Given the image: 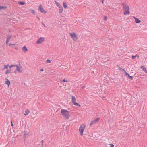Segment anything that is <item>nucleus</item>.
<instances>
[{
  "instance_id": "1",
  "label": "nucleus",
  "mask_w": 147,
  "mask_h": 147,
  "mask_svg": "<svg viewBox=\"0 0 147 147\" xmlns=\"http://www.w3.org/2000/svg\"><path fill=\"white\" fill-rule=\"evenodd\" d=\"M69 112V111L66 110L62 109L61 110L62 115L66 119H68L69 118L70 115Z\"/></svg>"
},
{
  "instance_id": "2",
  "label": "nucleus",
  "mask_w": 147,
  "mask_h": 147,
  "mask_svg": "<svg viewBox=\"0 0 147 147\" xmlns=\"http://www.w3.org/2000/svg\"><path fill=\"white\" fill-rule=\"evenodd\" d=\"M124 10L125 11H124V15L129 14L130 13L129 7L128 5H125L123 6V7Z\"/></svg>"
},
{
  "instance_id": "3",
  "label": "nucleus",
  "mask_w": 147,
  "mask_h": 147,
  "mask_svg": "<svg viewBox=\"0 0 147 147\" xmlns=\"http://www.w3.org/2000/svg\"><path fill=\"white\" fill-rule=\"evenodd\" d=\"M85 126L86 125H82L80 126L79 128V130L80 133V135L82 136L83 135L85 127Z\"/></svg>"
},
{
  "instance_id": "4",
  "label": "nucleus",
  "mask_w": 147,
  "mask_h": 147,
  "mask_svg": "<svg viewBox=\"0 0 147 147\" xmlns=\"http://www.w3.org/2000/svg\"><path fill=\"white\" fill-rule=\"evenodd\" d=\"M100 119L99 118H96L95 119L93 120L91 122L90 126L92 125L93 124H96L98 123V121Z\"/></svg>"
},
{
  "instance_id": "5",
  "label": "nucleus",
  "mask_w": 147,
  "mask_h": 147,
  "mask_svg": "<svg viewBox=\"0 0 147 147\" xmlns=\"http://www.w3.org/2000/svg\"><path fill=\"white\" fill-rule=\"evenodd\" d=\"M71 38H73V40L74 41L76 40L78 38H77V35L74 33H70L69 34Z\"/></svg>"
},
{
  "instance_id": "6",
  "label": "nucleus",
  "mask_w": 147,
  "mask_h": 147,
  "mask_svg": "<svg viewBox=\"0 0 147 147\" xmlns=\"http://www.w3.org/2000/svg\"><path fill=\"white\" fill-rule=\"evenodd\" d=\"M38 10L40 11V12L42 13L45 14L47 13V11L44 9L41 4H40L39 5L38 8Z\"/></svg>"
},
{
  "instance_id": "7",
  "label": "nucleus",
  "mask_w": 147,
  "mask_h": 147,
  "mask_svg": "<svg viewBox=\"0 0 147 147\" xmlns=\"http://www.w3.org/2000/svg\"><path fill=\"white\" fill-rule=\"evenodd\" d=\"M19 65L20 66H18V65H15V67H16V71H17L19 73H21L22 71L20 69L22 68V66L20 65V63H19Z\"/></svg>"
},
{
  "instance_id": "8",
  "label": "nucleus",
  "mask_w": 147,
  "mask_h": 147,
  "mask_svg": "<svg viewBox=\"0 0 147 147\" xmlns=\"http://www.w3.org/2000/svg\"><path fill=\"white\" fill-rule=\"evenodd\" d=\"M44 39L45 38L44 37H40L37 40L36 43L38 44H41L44 41Z\"/></svg>"
},
{
  "instance_id": "9",
  "label": "nucleus",
  "mask_w": 147,
  "mask_h": 147,
  "mask_svg": "<svg viewBox=\"0 0 147 147\" xmlns=\"http://www.w3.org/2000/svg\"><path fill=\"white\" fill-rule=\"evenodd\" d=\"M134 18L135 19V22L136 23H139L141 22V21L138 18H137L135 17H134Z\"/></svg>"
},
{
  "instance_id": "10",
  "label": "nucleus",
  "mask_w": 147,
  "mask_h": 147,
  "mask_svg": "<svg viewBox=\"0 0 147 147\" xmlns=\"http://www.w3.org/2000/svg\"><path fill=\"white\" fill-rule=\"evenodd\" d=\"M24 134L23 139L24 140H25L26 138L27 137V136L28 135V134L25 131H24Z\"/></svg>"
},
{
  "instance_id": "11",
  "label": "nucleus",
  "mask_w": 147,
  "mask_h": 147,
  "mask_svg": "<svg viewBox=\"0 0 147 147\" xmlns=\"http://www.w3.org/2000/svg\"><path fill=\"white\" fill-rule=\"evenodd\" d=\"M22 50L25 53H26L28 51V49L25 46L23 47Z\"/></svg>"
},
{
  "instance_id": "12",
  "label": "nucleus",
  "mask_w": 147,
  "mask_h": 147,
  "mask_svg": "<svg viewBox=\"0 0 147 147\" xmlns=\"http://www.w3.org/2000/svg\"><path fill=\"white\" fill-rule=\"evenodd\" d=\"M5 79L6 80V81H5V84L7 85L8 86H9V85L10 84V82L8 80V79L6 78Z\"/></svg>"
},
{
  "instance_id": "13",
  "label": "nucleus",
  "mask_w": 147,
  "mask_h": 147,
  "mask_svg": "<svg viewBox=\"0 0 147 147\" xmlns=\"http://www.w3.org/2000/svg\"><path fill=\"white\" fill-rule=\"evenodd\" d=\"M76 100L75 96H72V103L73 104V103H75L76 102Z\"/></svg>"
},
{
  "instance_id": "14",
  "label": "nucleus",
  "mask_w": 147,
  "mask_h": 147,
  "mask_svg": "<svg viewBox=\"0 0 147 147\" xmlns=\"http://www.w3.org/2000/svg\"><path fill=\"white\" fill-rule=\"evenodd\" d=\"M11 45H12V46H13V47H12L14 48L15 49H16V50H18V47H16V44H9V46H10Z\"/></svg>"
},
{
  "instance_id": "15",
  "label": "nucleus",
  "mask_w": 147,
  "mask_h": 147,
  "mask_svg": "<svg viewBox=\"0 0 147 147\" xmlns=\"http://www.w3.org/2000/svg\"><path fill=\"white\" fill-rule=\"evenodd\" d=\"M7 8L6 6H1L0 5V11L1 10H4Z\"/></svg>"
},
{
  "instance_id": "16",
  "label": "nucleus",
  "mask_w": 147,
  "mask_h": 147,
  "mask_svg": "<svg viewBox=\"0 0 147 147\" xmlns=\"http://www.w3.org/2000/svg\"><path fill=\"white\" fill-rule=\"evenodd\" d=\"M54 2L56 4L57 6H58L59 7V8L62 6L59 3L57 2L56 0H55Z\"/></svg>"
},
{
  "instance_id": "17",
  "label": "nucleus",
  "mask_w": 147,
  "mask_h": 147,
  "mask_svg": "<svg viewBox=\"0 0 147 147\" xmlns=\"http://www.w3.org/2000/svg\"><path fill=\"white\" fill-rule=\"evenodd\" d=\"M141 68L143 69V70L144 71V72L147 73V71L146 70V69L144 66H142L141 67Z\"/></svg>"
},
{
  "instance_id": "18",
  "label": "nucleus",
  "mask_w": 147,
  "mask_h": 147,
  "mask_svg": "<svg viewBox=\"0 0 147 147\" xmlns=\"http://www.w3.org/2000/svg\"><path fill=\"white\" fill-rule=\"evenodd\" d=\"M127 78H129L131 80H132L133 79V76H130L128 74L127 76H126Z\"/></svg>"
},
{
  "instance_id": "19",
  "label": "nucleus",
  "mask_w": 147,
  "mask_h": 147,
  "mask_svg": "<svg viewBox=\"0 0 147 147\" xmlns=\"http://www.w3.org/2000/svg\"><path fill=\"white\" fill-rule=\"evenodd\" d=\"M59 8V13L61 14L62 13V12L63 11V9L62 7L61 6V7H60V8Z\"/></svg>"
},
{
  "instance_id": "20",
  "label": "nucleus",
  "mask_w": 147,
  "mask_h": 147,
  "mask_svg": "<svg viewBox=\"0 0 147 147\" xmlns=\"http://www.w3.org/2000/svg\"><path fill=\"white\" fill-rule=\"evenodd\" d=\"M63 7L64 8H67V3L65 2H63Z\"/></svg>"
},
{
  "instance_id": "21",
  "label": "nucleus",
  "mask_w": 147,
  "mask_h": 147,
  "mask_svg": "<svg viewBox=\"0 0 147 147\" xmlns=\"http://www.w3.org/2000/svg\"><path fill=\"white\" fill-rule=\"evenodd\" d=\"M25 113H24V114L25 115H27L30 112V111L28 110H26L25 111Z\"/></svg>"
},
{
  "instance_id": "22",
  "label": "nucleus",
  "mask_w": 147,
  "mask_h": 147,
  "mask_svg": "<svg viewBox=\"0 0 147 147\" xmlns=\"http://www.w3.org/2000/svg\"><path fill=\"white\" fill-rule=\"evenodd\" d=\"M73 104L75 106H78V107L81 106V105L79 103L76 102L75 103H73Z\"/></svg>"
},
{
  "instance_id": "23",
  "label": "nucleus",
  "mask_w": 147,
  "mask_h": 147,
  "mask_svg": "<svg viewBox=\"0 0 147 147\" xmlns=\"http://www.w3.org/2000/svg\"><path fill=\"white\" fill-rule=\"evenodd\" d=\"M11 70V69H9V70H8V69L6 71L5 74H7L8 73H10V72Z\"/></svg>"
},
{
  "instance_id": "24",
  "label": "nucleus",
  "mask_w": 147,
  "mask_h": 147,
  "mask_svg": "<svg viewBox=\"0 0 147 147\" xmlns=\"http://www.w3.org/2000/svg\"><path fill=\"white\" fill-rule=\"evenodd\" d=\"M18 3L20 5H23L25 4V3L23 1H19L18 2Z\"/></svg>"
},
{
  "instance_id": "25",
  "label": "nucleus",
  "mask_w": 147,
  "mask_h": 147,
  "mask_svg": "<svg viewBox=\"0 0 147 147\" xmlns=\"http://www.w3.org/2000/svg\"><path fill=\"white\" fill-rule=\"evenodd\" d=\"M12 37V36L11 35V36H8V37L7 38V40L9 41L10 39Z\"/></svg>"
},
{
  "instance_id": "26",
  "label": "nucleus",
  "mask_w": 147,
  "mask_h": 147,
  "mask_svg": "<svg viewBox=\"0 0 147 147\" xmlns=\"http://www.w3.org/2000/svg\"><path fill=\"white\" fill-rule=\"evenodd\" d=\"M9 66V64L7 65H5L4 66V69H8Z\"/></svg>"
},
{
  "instance_id": "27",
  "label": "nucleus",
  "mask_w": 147,
  "mask_h": 147,
  "mask_svg": "<svg viewBox=\"0 0 147 147\" xmlns=\"http://www.w3.org/2000/svg\"><path fill=\"white\" fill-rule=\"evenodd\" d=\"M118 69L119 70L121 71L122 72H123V71H124V69H122V68L119 67H118Z\"/></svg>"
},
{
  "instance_id": "28",
  "label": "nucleus",
  "mask_w": 147,
  "mask_h": 147,
  "mask_svg": "<svg viewBox=\"0 0 147 147\" xmlns=\"http://www.w3.org/2000/svg\"><path fill=\"white\" fill-rule=\"evenodd\" d=\"M15 65H10L9 66V69H11V68L13 67H15Z\"/></svg>"
},
{
  "instance_id": "29",
  "label": "nucleus",
  "mask_w": 147,
  "mask_h": 147,
  "mask_svg": "<svg viewBox=\"0 0 147 147\" xmlns=\"http://www.w3.org/2000/svg\"><path fill=\"white\" fill-rule=\"evenodd\" d=\"M108 19V18L107 16H104V20H105V21H106Z\"/></svg>"
},
{
  "instance_id": "30",
  "label": "nucleus",
  "mask_w": 147,
  "mask_h": 147,
  "mask_svg": "<svg viewBox=\"0 0 147 147\" xmlns=\"http://www.w3.org/2000/svg\"><path fill=\"white\" fill-rule=\"evenodd\" d=\"M61 81L63 82H67V80H66L65 79H64L63 80Z\"/></svg>"
},
{
  "instance_id": "31",
  "label": "nucleus",
  "mask_w": 147,
  "mask_h": 147,
  "mask_svg": "<svg viewBox=\"0 0 147 147\" xmlns=\"http://www.w3.org/2000/svg\"><path fill=\"white\" fill-rule=\"evenodd\" d=\"M31 12L34 15L35 14V11L34 10H31Z\"/></svg>"
},
{
  "instance_id": "32",
  "label": "nucleus",
  "mask_w": 147,
  "mask_h": 147,
  "mask_svg": "<svg viewBox=\"0 0 147 147\" xmlns=\"http://www.w3.org/2000/svg\"><path fill=\"white\" fill-rule=\"evenodd\" d=\"M136 56H137V55H136L135 56L132 55V59H134L135 58V57H136Z\"/></svg>"
},
{
  "instance_id": "33",
  "label": "nucleus",
  "mask_w": 147,
  "mask_h": 147,
  "mask_svg": "<svg viewBox=\"0 0 147 147\" xmlns=\"http://www.w3.org/2000/svg\"><path fill=\"white\" fill-rule=\"evenodd\" d=\"M43 143H44L43 140H42L41 141V145L42 146V147H43Z\"/></svg>"
},
{
  "instance_id": "34",
  "label": "nucleus",
  "mask_w": 147,
  "mask_h": 147,
  "mask_svg": "<svg viewBox=\"0 0 147 147\" xmlns=\"http://www.w3.org/2000/svg\"><path fill=\"white\" fill-rule=\"evenodd\" d=\"M46 62H47L48 63H51V61L49 59H47L46 60Z\"/></svg>"
},
{
  "instance_id": "35",
  "label": "nucleus",
  "mask_w": 147,
  "mask_h": 147,
  "mask_svg": "<svg viewBox=\"0 0 147 147\" xmlns=\"http://www.w3.org/2000/svg\"><path fill=\"white\" fill-rule=\"evenodd\" d=\"M110 147H114V145L112 144H110Z\"/></svg>"
},
{
  "instance_id": "36",
  "label": "nucleus",
  "mask_w": 147,
  "mask_h": 147,
  "mask_svg": "<svg viewBox=\"0 0 147 147\" xmlns=\"http://www.w3.org/2000/svg\"><path fill=\"white\" fill-rule=\"evenodd\" d=\"M9 41V40H6V44H7V45L8 44Z\"/></svg>"
},
{
  "instance_id": "37",
  "label": "nucleus",
  "mask_w": 147,
  "mask_h": 147,
  "mask_svg": "<svg viewBox=\"0 0 147 147\" xmlns=\"http://www.w3.org/2000/svg\"><path fill=\"white\" fill-rule=\"evenodd\" d=\"M122 5H123V6L126 5H125V3H122Z\"/></svg>"
},
{
  "instance_id": "38",
  "label": "nucleus",
  "mask_w": 147,
  "mask_h": 147,
  "mask_svg": "<svg viewBox=\"0 0 147 147\" xmlns=\"http://www.w3.org/2000/svg\"><path fill=\"white\" fill-rule=\"evenodd\" d=\"M17 71H16V69L14 71V72H13L12 73H15L16 74V72H17Z\"/></svg>"
},
{
  "instance_id": "39",
  "label": "nucleus",
  "mask_w": 147,
  "mask_h": 147,
  "mask_svg": "<svg viewBox=\"0 0 147 147\" xmlns=\"http://www.w3.org/2000/svg\"><path fill=\"white\" fill-rule=\"evenodd\" d=\"M100 1L102 2L103 4L104 3V0H100Z\"/></svg>"
},
{
  "instance_id": "40",
  "label": "nucleus",
  "mask_w": 147,
  "mask_h": 147,
  "mask_svg": "<svg viewBox=\"0 0 147 147\" xmlns=\"http://www.w3.org/2000/svg\"><path fill=\"white\" fill-rule=\"evenodd\" d=\"M40 70L41 71H44V69H41Z\"/></svg>"
},
{
  "instance_id": "41",
  "label": "nucleus",
  "mask_w": 147,
  "mask_h": 147,
  "mask_svg": "<svg viewBox=\"0 0 147 147\" xmlns=\"http://www.w3.org/2000/svg\"><path fill=\"white\" fill-rule=\"evenodd\" d=\"M125 74L126 76H127V75H128V74L127 73V72H126Z\"/></svg>"
},
{
  "instance_id": "42",
  "label": "nucleus",
  "mask_w": 147,
  "mask_h": 147,
  "mask_svg": "<svg viewBox=\"0 0 147 147\" xmlns=\"http://www.w3.org/2000/svg\"><path fill=\"white\" fill-rule=\"evenodd\" d=\"M123 72H124V73L125 74V73H126V72H127L126 71H125V70H124V71H123Z\"/></svg>"
},
{
  "instance_id": "43",
  "label": "nucleus",
  "mask_w": 147,
  "mask_h": 147,
  "mask_svg": "<svg viewBox=\"0 0 147 147\" xmlns=\"http://www.w3.org/2000/svg\"><path fill=\"white\" fill-rule=\"evenodd\" d=\"M42 23L43 25H44V26L45 27H46V26H45V25L43 23V22H42Z\"/></svg>"
},
{
  "instance_id": "44",
  "label": "nucleus",
  "mask_w": 147,
  "mask_h": 147,
  "mask_svg": "<svg viewBox=\"0 0 147 147\" xmlns=\"http://www.w3.org/2000/svg\"><path fill=\"white\" fill-rule=\"evenodd\" d=\"M11 126L12 127H13V124L12 123L11 124Z\"/></svg>"
},
{
  "instance_id": "45",
  "label": "nucleus",
  "mask_w": 147,
  "mask_h": 147,
  "mask_svg": "<svg viewBox=\"0 0 147 147\" xmlns=\"http://www.w3.org/2000/svg\"><path fill=\"white\" fill-rule=\"evenodd\" d=\"M85 87V86H83L82 87V88L83 89V88H84Z\"/></svg>"
},
{
  "instance_id": "46",
  "label": "nucleus",
  "mask_w": 147,
  "mask_h": 147,
  "mask_svg": "<svg viewBox=\"0 0 147 147\" xmlns=\"http://www.w3.org/2000/svg\"><path fill=\"white\" fill-rule=\"evenodd\" d=\"M36 18H38V19L39 20H40V18H39L38 16H36Z\"/></svg>"
},
{
  "instance_id": "47",
  "label": "nucleus",
  "mask_w": 147,
  "mask_h": 147,
  "mask_svg": "<svg viewBox=\"0 0 147 147\" xmlns=\"http://www.w3.org/2000/svg\"><path fill=\"white\" fill-rule=\"evenodd\" d=\"M5 69H4V67L3 69H1V70H2V71H3V70H4Z\"/></svg>"
},
{
  "instance_id": "48",
  "label": "nucleus",
  "mask_w": 147,
  "mask_h": 147,
  "mask_svg": "<svg viewBox=\"0 0 147 147\" xmlns=\"http://www.w3.org/2000/svg\"><path fill=\"white\" fill-rule=\"evenodd\" d=\"M136 57H137L138 58H139V56L138 55H137V56H136Z\"/></svg>"
},
{
  "instance_id": "49",
  "label": "nucleus",
  "mask_w": 147,
  "mask_h": 147,
  "mask_svg": "<svg viewBox=\"0 0 147 147\" xmlns=\"http://www.w3.org/2000/svg\"><path fill=\"white\" fill-rule=\"evenodd\" d=\"M11 123H12V121L11 120Z\"/></svg>"
}]
</instances>
